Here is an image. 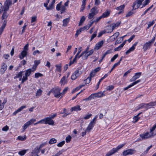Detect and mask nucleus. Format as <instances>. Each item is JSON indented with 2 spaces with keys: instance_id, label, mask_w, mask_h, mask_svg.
<instances>
[{
  "instance_id": "47",
  "label": "nucleus",
  "mask_w": 156,
  "mask_h": 156,
  "mask_svg": "<svg viewBox=\"0 0 156 156\" xmlns=\"http://www.w3.org/2000/svg\"><path fill=\"white\" fill-rule=\"evenodd\" d=\"M122 44H121L119 47L115 48V51H119L121 50L122 48L123 47Z\"/></svg>"
},
{
  "instance_id": "35",
  "label": "nucleus",
  "mask_w": 156,
  "mask_h": 156,
  "mask_svg": "<svg viewBox=\"0 0 156 156\" xmlns=\"http://www.w3.org/2000/svg\"><path fill=\"white\" fill-rule=\"evenodd\" d=\"M147 107H152L156 105V101L154 102H151L147 104Z\"/></svg>"
},
{
  "instance_id": "36",
  "label": "nucleus",
  "mask_w": 156,
  "mask_h": 156,
  "mask_svg": "<svg viewBox=\"0 0 156 156\" xmlns=\"http://www.w3.org/2000/svg\"><path fill=\"white\" fill-rule=\"evenodd\" d=\"M4 12L2 14V20H3L4 19H6L8 17V14L7 12H6V11H4Z\"/></svg>"
},
{
  "instance_id": "19",
  "label": "nucleus",
  "mask_w": 156,
  "mask_h": 156,
  "mask_svg": "<svg viewBox=\"0 0 156 156\" xmlns=\"http://www.w3.org/2000/svg\"><path fill=\"white\" fill-rule=\"evenodd\" d=\"M125 6L124 5H122L118 7H116L115 8V9L117 10H120V11L118 12V14H119L123 12V9L124 8Z\"/></svg>"
},
{
  "instance_id": "57",
  "label": "nucleus",
  "mask_w": 156,
  "mask_h": 156,
  "mask_svg": "<svg viewBox=\"0 0 156 156\" xmlns=\"http://www.w3.org/2000/svg\"><path fill=\"white\" fill-rule=\"evenodd\" d=\"M45 121V119H43L40 121H39L38 122H37L36 123H34V125H36L38 124L39 123H44V122Z\"/></svg>"
},
{
  "instance_id": "8",
  "label": "nucleus",
  "mask_w": 156,
  "mask_h": 156,
  "mask_svg": "<svg viewBox=\"0 0 156 156\" xmlns=\"http://www.w3.org/2000/svg\"><path fill=\"white\" fill-rule=\"evenodd\" d=\"M136 150L133 149H129L124 151L121 154L122 156H126L128 155H131L135 153Z\"/></svg>"
},
{
  "instance_id": "37",
  "label": "nucleus",
  "mask_w": 156,
  "mask_h": 156,
  "mask_svg": "<svg viewBox=\"0 0 156 156\" xmlns=\"http://www.w3.org/2000/svg\"><path fill=\"white\" fill-rule=\"evenodd\" d=\"M57 140L55 138H52L50 140L49 142V143L50 144H53L56 143Z\"/></svg>"
},
{
  "instance_id": "14",
  "label": "nucleus",
  "mask_w": 156,
  "mask_h": 156,
  "mask_svg": "<svg viewBox=\"0 0 156 156\" xmlns=\"http://www.w3.org/2000/svg\"><path fill=\"white\" fill-rule=\"evenodd\" d=\"M44 119H45L44 122H45V124H48L49 125H54V121L50 119V118H49V117H48L45 118Z\"/></svg>"
},
{
  "instance_id": "39",
  "label": "nucleus",
  "mask_w": 156,
  "mask_h": 156,
  "mask_svg": "<svg viewBox=\"0 0 156 156\" xmlns=\"http://www.w3.org/2000/svg\"><path fill=\"white\" fill-rule=\"evenodd\" d=\"M23 73V71L20 72L14 77V78L15 79L18 78H19L20 77H22Z\"/></svg>"
},
{
  "instance_id": "61",
  "label": "nucleus",
  "mask_w": 156,
  "mask_h": 156,
  "mask_svg": "<svg viewBox=\"0 0 156 156\" xmlns=\"http://www.w3.org/2000/svg\"><path fill=\"white\" fill-rule=\"evenodd\" d=\"M134 13L132 11H130L126 14V17H127L133 15Z\"/></svg>"
},
{
  "instance_id": "56",
  "label": "nucleus",
  "mask_w": 156,
  "mask_h": 156,
  "mask_svg": "<svg viewBox=\"0 0 156 156\" xmlns=\"http://www.w3.org/2000/svg\"><path fill=\"white\" fill-rule=\"evenodd\" d=\"M65 142L63 140L58 144L57 146L58 147H62L65 144Z\"/></svg>"
},
{
  "instance_id": "59",
  "label": "nucleus",
  "mask_w": 156,
  "mask_h": 156,
  "mask_svg": "<svg viewBox=\"0 0 156 156\" xmlns=\"http://www.w3.org/2000/svg\"><path fill=\"white\" fill-rule=\"evenodd\" d=\"M80 29L82 31L84 30H85L89 29V27H87V26H85L81 28Z\"/></svg>"
},
{
  "instance_id": "2",
  "label": "nucleus",
  "mask_w": 156,
  "mask_h": 156,
  "mask_svg": "<svg viewBox=\"0 0 156 156\" xmlns=\"http://www.w3.org/2000/svg\"><path fill=\"white\" fill-rule=\"evenodd\" d=\"M154 135H153L152 133L150 132H147L145 133L141 134H140V136L141 139H140L138 140L137 141H139L141 140H144L148 139L153 137Z\"/></svg>"
},
{
  "instance_id": "42",
  "label": "nucleus",
  "mask_w": 156,
  "mask_h": 156,
  "mask_svg": "<svg viewBox=\"0 0 156 156\" xmlns=\"http://www.w3.org/2000/svg\"><path fill=\"white\" fill-rule=\"evenodd\" d=\"M119 65V62H117L116 63H115L113 66L112 68L111 69V70L109 72V73H110L117 66Z\"/></svg>"
},
{
  "instance_id": "31",
  "label": "nucleus",
  "mask_w": 156,
  "mask_h": 156,
  "mask_svg": "<svg viewBox=\"0 0 156 156\" xmlns=\"http://www.w3.org/2000/svg\"><path fill=\"white\" fill-rule=\"evenodd\" d=\"M139 107L137 110H139L140 109L142 108H148L147 105V104L144 103L140 104L139 105Z\"/></svg>"
},
{
  "instance_id": "22",
  "label": "nucleus",
  "mask_w": 156,
  "mask_h": 156,
  "mask_svg": "<svg viewBox=\"0 0 156 156\" xmlns=\"http://www.w3.org/2000/svg\"><path fill=\"white\" fill-rule=\"evenodd\" d=\"M110 13V11L108 9H107L104 12L101 16L102 18L106 17L108 16Z\"/></svg>"
},
{
  "instance_id": "33",
  "label": "nucleus",
  "mask_w": 156,
  "mask_h": 156,
  "mask_svg": "<svg viewBox=\"0 0 156 156\" xmlns=\"http://www.w3.org/2000/svg\"><path fill=\"white\" fill-rule=\"evenodd\" d=\"M152 147V145H151L149 147H148L147 149L145 150L143 153H142L141 154V156H144L145 155H146L148 152V151L150 149H151Z\"/></svg>"
},
{
  "instance_id": "54",
  "label": "nucleus",
  "mask_w": 156,
  "mask_h": 156,
  "mask_svg": "<svg viewBox=\"0 0 156 156\" xmlns=\"http://www.w3.org/2000/svg\"><path fill=\"white\" fill-rule=\"evenodd\" d=\"M27 76H26L25 75V76H23L22 79L21 83H23L25 81H26L28 79Z\"/></svg>"
},
{
  "instance_id": "43",
  "label": "nucleus",
  "mask_w": 156,
  "mask_h": 156,
  "mask_svg": "<svg viewBox=\"0 0 156 156\" xmlns=\"http://www.w3.org/2000/svg\"><path fill=\"white\" fill-rule=\"evenodd\" d=\"M72 138L71 136L70 135L68 136L66 138V141L67 143L69 142Z\"/></svg>"
},
{
  "instance_id": "24",
  "label": "nucleus",
  "mask_w": 156,
  "mask_h": 156,
  "mask_svg": "<svg viewBox=\"0 0 156 156\" xmlns=\"http://www.w3.org/2000/svg\"><path fill=\"white\" fill-rule=\"evenodd\" d=\"M2 68L1 69V72L2 73H3L5 72L6 70L7 66L4 63H3L2 64Z\"/></svg>"
},
{
  "instance_id": "48",
  "label": "nucleus",
  "mask_w": 156,
  "mask_h": 156,
  "mask_svg": "<svg viewBox=\"0 0 156 156\" xmlns=\"http://www.w3.org/2000/svg\"><path fill=\"white\" fill-rule=\"evenodd\" d=\"M97 33V31H96L94 32V33L92 34V36L91 37V38L90 39V41H92V40L96 36Z\"/></svg>"
},
{
  "instance_id": "58",
  "label": "nucleus",
  "mask_w": 156,
  "mask_h": 156,
  "mask_svg": "<svg viewBox=\"0 0 156 156\" xmlns=\"http://www.w3.org/2000/svg\"><path fill=\"white\" fill-rule=\"evenodd\" d=\"M93 99L92 95L91 94L90 95L88 98H85L83 100V101H90Z\"/></svg>"
},
{
  "instance_id": "6",
  "label": "nucleus",
  "mask_w": 156,
  "mask_h": 156,
  "mask_svg": "<svg viewBox=\"0 0 156 156\" xmlns=\"http://www.w3.org/2000/svg\"><path fill=\"white\" fill-rule=\"evenodd\" d=\"M97 118V116H95L90 122L86 129V131H87V132H89L94 126L96 123Z\"/></svg>"
},
{
  "instance_id": "16",
  "label": "nucleus",
  "mask_w": 156,
  "mask_h": 156,
  "mask_svg": "<svg viewBox=\"0 0 156 156\" xmlns=\"http://www.w3.org/2000/svg\"><path fill=\"white\" fill-rule=\"evenodd\" d=\"M104 43L103 41H101L96 44L94 47V49L98 50L100 49L103 45Z\"/></svg>"
},
{
  "instance_id": "11",
  "label": "nucleus",
  "mask_w": 156,
  "mask_h": 156,
  "mask_svg": "<svg viewBox=\"0 0 156 156\" xmlns=\"http://www.w3.org/2000/svg\"><path fill=\"white\" fill-rule=\"evenodd\" d=\"M120 24V23H117L115 24H112V26L108 27V28L110 29V31H106V33H109L112 32L113 30L116 27H118Z\"/></svg>"
},
{
  "instance_id": "50",
  "label": "nucleus",
  "mask_w": 156,
  "mask_h": 156,
  "mask_svg": "<svg viewBox=\"0 0 156 156\" xmlns=\"http://www.w3.org/2000/svg\"><path fill=\"white\" fill-rule=\"evenodd\" d=\"M55 66L56 67V70L59 72H60L61 71V66L60 65H56Z\"/></svg>"
},
{
  "instance_id": "10",
  "label": "nucleus",
  "mask_w": 156,
  "mask_h": 156,
  "mask_svg": "<svg viewBox=\"0 0 156 156\" xmlns=\"http://www.w3.org/2000/svg\"><path fill=\"white\" fill-rule=\"evenodd\" d=\"M36 121V120L35 119H32L29 121L27 122L24 124V126H23V131H24V130L26 129L28 126L33 124Z\"/></svg>"
},
{
  "instance_id": "53",
  "label": "nucleus",
  "mask_w": 156,
  "mask_h": 156,
  "mask_svg": "<svg viewBox=\"0 0 156 156\" xmlns=\"http://www.w3.org/2000/svg\"><path fill=\"white\" fill-rule=\"evenodd\" d=\"M107 30H104L98 34V37H101L103 34L106 33V31H107Z\"/></svg>"
},
{
  "instance_id": "4",
  "label": "nucleus",
  "mask_w": 156,
  "mask_h": 156,
  "mask_svg": "<svg viewBox=\"0 0 156 156\" xmlns=\"http://www.w3.org/2000/svg\"><path fill=\"white\" fill-rule=\"evenodd\" d=\"M94 51L93 49H91L89 51L82 53L81 54L78 56V58H80L82 57L83 60H86L87 59L88 56L91 55L94 53Z\"/></svg>"
},
{
  "instance_id": "23",
  "label": "nucleus",
  "mask_w": 156,
  "mask_h": 156,
  "mask_svg": "<svg viewBox=\"0 0 156 156\" xmlns=\"http://www.w3.org/2000/svg\"><path fill=\"white\" fill-rule=\"evenodd\" d=\"M67 79L66 77V76H64L61 79L60 82V83L62 84V85L63 84V85L66 84L67 82Z\"/></svg>"
},
{
  "instance_id": "13",
  "label": "nucleus",
  "mask_w": 156,
  "mask_h": 156,
  "mask_svg": "<svg viewBox=\"0 0 156 156\" xmlns=\"http://www.w3.org/2000/svg\"><path fill=\"white\" fill-rule=\"evenodd\" d=\"M91 95H92L93 99L94 98H100L105 95L104 94V92H100L98 93H94L91 94Z\"/></svg>"
},
{
  "instance_id": "32",
  "label": "nucleus",
  "mask_w": 156,
  "mask_h": 156,
  "mask_svg": "<svg viewBox=\"0 0 156 156\" xmlns=\"http://www.w3.org/2000/svg\"><path fill=\"white\" fill-rule=\"evenodd\" d=\"M32 71H33L32 68L29 69L27 70L25 74V76H29L30 75Z\"/></svg>"
},
{
  "instance_id": "52",
  "label": "nucleus",
  "mask_w": 156,
  "mask_h": 156,
  "mask_svg": "<svg viewBox=\"0 0 156 156\" xmlns=\"http://www.w3.org/2000/svg\"><path fill=\"white\" fill-rule=\"evenodd\" d=\"M118 56V54H115L114 56L111 59V62H113L117 58Z\"/></svg>"
},
{
  "instance_id": "20",
  "label": "nucleus",
  "mask_w": 156,
  "mask_h": 156,
  "mask_svg": "<svg viewBox=\"0 0 156 156\" xmlns=\"http://www.w3.org/2000/svg\"><path fill=\"white\" fill-rule=\"evenodd\" d=\"M7 22V20H5L3 22L2 25L0 28V35L2 34V33L3 32L4 30L6 25Z\"/></svg>"
},
{
  "instance_id": "44",
  "label": "nucleus",
  "mask_w": 156,
  "mask_h": 156,
  "mask_svg": "<svg viewBox=\"0 0 156 156\" xmlns=\"http://www.w3.org/2000/svg\"><path fill=\"white\" fill-rule=\"evenodd\" d=\"M155 23V22L154 20H153L151 22H149V23L148 24V27H147V29H149V28L152 26Z\"/></svg>"
},
{
  "instance_id": "38",
  "label": "nucleus",
  "mask_w": 156,
  "mask_h": 156,
  "mask_svg": "<svg viewBox=\"0 0 156 156\" xmlns=\"http://www.w3.org/2000/svg\"><path fill=\"white\" fill-rule=\"evenodd\" d=\"M26 139V136H19L17 137V139L19 140H21V141L25 140Z\"/></svg>"
},
{
  "instance_id": "63",
  "label": "nucleus",
  "mask_w": 156,
  "mask_h": 156,
  "mask_svg": "<svg viewBox=\"0 0 156 156\" xmlns=\"http://www.w3.org/2000/svg\"><path fill=\"white\" fill-rule=\"evenodd\" d=\"M28 46L29 44L28 43L25 45L23 48V50H25V51H27L28 50Z\"/></svg>"
},
{
  "instance_id": "51",
  "label": "nucleus",
  "mask_w": 156,
  "mask_h": 156,
  "mask_svg": "<svg viewBox=\"0 0 156 156\" xmlns=\"http://www.w3.org/2000/svg\"><path fill=\"white\" fill-rule=\"evenodd\" d=\"M26 150L21 151L19 152V154L20 155H23L26 153Z\"/></svg>"
},
{
  "instance_id": "9",
  "label": "nucleus",
  "mask_w": 156,
  "mask_h": 156,
  "mask_svg": "<svg viewBox=\"0 0 156 156\" xmlns=\"http://www.w3.org/2000/svg\"><path fill=\"white\" fill-rule=\"evenodd\" d=\"M144 0H137L133 4V9H136L139 8L140 6L142 5V2Z\"/></svg>"
},
{
  "instance_id": "27",
  "label": "nucleus",
  "mask_w": 156,
  "mask_h": 156,
  "mask_svg": "<svg viewBox=\"0 0 156 156\" xmlns=\"http://www.w3.org/2000/svg\"><path fill=\"white\" fill-rule=\"evenodd\" d=\"M26 108V106H22L17 109L13 113V115H16L17 113L21 111L23 109Z\"/></svg>"
},
{
  "instance_id": "26",
  "label": "nucleus",
  "mask_w": 156,
  "mask_h": 156,
  "mask_svg": "<svg viewBox=\"0 0 156 156\" xmlns=\"http://www.w3.org/2000/svg\"><path fill=\"white\" fill-rule=\"evenodd\" d=\"M27 55V51H25V50H23L20 53V58L22 59Z\"/></svg>"
},
{
  "instance_id": "5",
  "label": "nucleus",
  "mask_w": 156,
  "mask_h": 156,
  "mask_svg": "<svg viewBox=\"0 0 156 156\" xmlns=\"http://www.w3.org/2000/svg\"><path fill=\"white\" fill-rule=\"evenodd\" d=\"M125 144H122L118 146L116 148H114L108 152L106 155V156H111L113 154L118 151V150L121 148Z\"/></svg>"
},
{
  "instance_id": "45",
  "label": "nucleus",
  "mask_w": 156,
  "mask_h": 156,
  "mask_svg": "<svg viewBox=\"0 0 156 156\" xmlns=\"http://www.w3.org/2000/svg\"><path fill=\"white\" fill-rule=\"evenodd\" d=\"M156 128V124L154 125L150 129V132L152 133L153 135H154L153 131Z\"/></svg>"
},
{
  "instance_id": "40",
  "label": "nucleus",
  "mask_w": 156,
  "mask_h": 156,
  "mask_svg": "<svg viewBox=\"0 0 156 156\" xmlns=\"http://www.w3.org/2000/svg\"><path fill=\"white\" fill-rule=\"evenodd\" d=\"M96 8L95 7H94L90 10L91 13L95 15L97 13L96 12Z\"/></svg>"
},
{
  "instance_id": "62",
  "label": "nucleus",
  "mask_w": 156,
  "mask_h": 156,
  "mask_svg": "<svg viewBox=\"0 0 156 156\" xmlns=\"http://www.w3.org/2000/svg\"><path fill=\"white\" fill-rule=\"evenodd\" d=\"M81 31L80 30H77L76 33L75 35V37H77L78 35L81 33Z\"/></svg>"
},
{
  "instance_id": "41",
  "label": "nucleus",
  "mask_w": 156,
  "mask_h": 156,
  "mask_svg": "<svg viewBox=\"0 0 156 156\" xmlns=\"http://www.w3.org/2000/svg\"><path fill=\"white\" fill-rule=\"evenodd\" d=\"M150 2V0H145L142 4V6L141 7V8L144 7L146 5H147Z\"/></svg>"
},
{
  "instance_id": "46",
  "label": "nucleus",
  "mask_w": 156,
  "mask_h": 156,
  "mask_svg": "<svg viewBox=\"0 0 156 156\" xmlns=\"http://www.w3.org/2000/svg\"><path fill=\"white\" fill-rule=\"evenodd\" d=\"M43 76V75L39 73H36L35 74V77L36 78H37L39 77H41Z\"/></svg>"
},
{
  "instance_id": "1",
  "label": "nucleus",
  "mask_w": 156,
  "mask_h": 156,
  "mask_svg": "<svg viewBox=\"0 0 156 156\" xmlns=\"http://www.w3.org/2000/svg\"><path fill=\"white\" fill-rule=\"evenodd\" d=\"M155 37H154L151 40L144 44L143 47L144 51H146L147 50L150 48L152 45L155 41Z\"/></svg>"
},
{
  "instance_id": "21",
  "label": "nucleus",
  "mask_w": 156,
  "mask_h": 156,
  "mask_svg": "<svg viewBox=\"0 0 156 156\" xmlns=\"http://www.w3.org/2000/svg\"><path fill=\"white\" fill-rule=\"evenodd\" d=\"M34 65L33 66V67L32 68L33 72H34L37 66L40 64V62L39 60H35L34 61Z\"/></svg>"
},
{
  "instance_id": "30",
  "label": "nucleus",
  "mask_w": 156,
  "mask_h": 156,
  "mask_svg": "<svg viewBox=\"0 0 156 156\" xmlns=\"http://www.w3.org/2000/svg\"><path fill=\"white\" fill-rule=\"evenodd\" d=\"M70 20V18H68L66 19H64L63 21V26L66 27L67 23L69 22Z\"/></svg>"
},
{
  "instance_id": "3",
  "label": "nucleus",
  "mask_w": 156,
  "mask_h": 156,
  "mask_svg": "<svg viewBox=\"0 0 156 156\" xmlns=\"http://www.w3.org/2000/svg\"><path fill=\"white\" fill-rule=\"evenodd\" d=\"M61 90L60 88L56 87L52 89L51 92L53 94L55 97L58 98L62 94V93H60Z\"/></svg>"
},
{
  "instance_id": "55",
  "label": "nucleus",
  "mask_w": 156,
  "mask_h": 156,
  "mask_svg": "<svg viewBox=\"0 0 156 156\" xmlns=\"http://www.w3.org/2000/svg\"><path fill=\"white\" fill-rule=\"evenodd\" d=\"M92 115L91 114H88L84 117L85 119H88Z\"/></svg>"
},
{
  "instance_id": "64",
  "label": "nucleus",
  "mask_w": 156,
  "mask_h": 156,
  "mask_svg": "<svg viewBox=\"0 0 156 156\" xmlns=\"http://www.w3.org/2000/svg\"><path fill=\"white\" fill-rule=\"evenodd\" d=\"M132 70V69H130L125 73L123 75V76L125 77L127 76V74L129 73Z\"/></svg>"
},
{
  "instance_id": "25",
  "label": "nucleus",
  "mask_w": 156,
  "mask_h": 156,
  "mask_svg": "<svg viewBox=\"0 0 156 156\" xmlns=\"http://www.w3.org/2000/svg\"><path fill=\"white\" fill-rule=\"evenodd\" d=\"M81 110V108H80V106L79 105H77L74 107L71 108V112L73 111H80Z\"/></svg>"
},
{
  "instance_id": "12",
  "label": "nucleus",
  "mask_w": 156,
  "mask_h": 156,
  "mask_svg": "<svg viewBox=\"0 0 156 156\" xmlns=\"http://www.w3.org/2000/svg\"><path fill=\"white\" fill-rule=\"evenodd\" d=\"M40 149L38 147L35 148L34 150H33L31 154V156H39L38 154V153L40 152Z\"/></svg>"
},
{
  "instance_id": "34",
  "label": "nucleus",
  "mask_w": 156,
  "mask_h": 156,
  "mask_svg": "<svg viewBox=\"0 0 156 156\" xmlns=\"http://www.w3.org/2000/svg\"><path fill=\"white\" fill-rule=\"evenodd\" d=\"M85 19L86 18L84 17V16H83L80 19V22L79 24V26H80L82 25V23L85 20Z\"/></svg>"
},
{
  "instance_id": "49",
  "label": "nucleus",
  "mask_w": 156,
  "mask_h": 156,
  "mask_svg": "<svg viewBox=\"0 0 156 156\" xmlns=\"http://www.w3.org/2000/svg\"><path fill=\"white\" fill-rule=\"evenodd\" d=\"M96 73L93 70H92L90 74V76H89V77H90L91 79L92 77H93L94 75Z\"/></svg>"
},
{
  "instance_id": "7",
  "label": "nucleus",
  "mask_w": 156,
  "mask_h": 156,
  "mask_svg": "<svg viewBox=\"0 0 156 156\" xmlns=\"http://www.w3.org/2000/svg\"><path fill=\"white\" fill-rule=\"evenodd\" d=\"M12 0H5L4 2V7L3 8L4 11H8L9 9V6L12 4Z\"/></svg>"
},
{
  "instance_id": "60",
  "label": "nucleus",
  "mask_w": 156,
  "mask_h": 156,
  "mask_svg": "<svg viewBox=\"0 0 156 156\" xmlns=\"http://www.w3.org/2000/svg\"><path fill=\"white\" fill-rule=\"evenodd\" d=\"M9 129V127L8 126H6L2 128V130L4 131H7Z\"/></svg>"
},
{
  "instance_id": "28",
  "label": "nucleus",
  "mask_w": 156,
  "mask_h": 156,
  "mask_svg": "<svg viewBox=\"0 0 156 156\" xmlns=\"http://www.w3.org/2000/svg\"><path fill=\"white\" fill-rule=\"evenodd\" d=\"M43 92V90L41 89H39L37 90L35 96L37 98L40 96L42 94Z\"/></svg>"
},
{
  "instance_id": "15",
  "label": "nucleus",
  "mask_w": 156,
  "mask_h": 156,
  "mask_svg": "<svg viewBox=\"0 0 156 156\" xmlns=\"http://www.w3.org/2000/svg\"><path fill=\"white\" fill-rule=\"evenodd\" d=\"M141 72L137 73H135L134 75L130 80V81L131 82L134 81L137 79L139 78L141 75Z\"/></svg>"
},
{
  "instance_id": "17",
  "label": "nucleus",
  "mask_w": 156,
  "mask_h": 156,
  "mask_svg": "<svg viewBox=\"0 0 156 156\" xmlns=\"http://www.w3.org/2000/svg\"><path fill=\"white\" fill-rule=\"evenodd\" d=\"M80 73L78 70H76L73 74L71 77V78L73 80L76 79L79 76Z\"/></svg>"
},
{
  "instance_id": "18",
  "label": "nucleus",
  "mask_w": 156,
  "mask_h": 156,
  "mask_svg": "<svg viewBox=\"0 0 156 156\" xmlns=\"http://www.w3.org/2000/svg\"><path fill=\"white\" fill-rule=\"evenodd\" d=\"M141 81V80H138L133 83L131 84H130L128 86H127L126 87L124 88V90H126L129 89V88L131 87H132L133 86L137 84V83H139Z\"/></svg>"
},
{
  "instance_id": "29",
  "label": "nucleus",
  "mask_w": 156,
  "mask_h": 156,
  "mask_svg": "<svg viewBox=\"0 0 156 156\" xmlns=\"http://www.w3.org/2000/svg\"><path fill=\"white\" fill-rule=\"evenodd\" d=\"M142 113V112H140L136 116H134L133 118V123H135L137 122L140 118L139 117V115Z\"/></svg>"
}]
</instances>
